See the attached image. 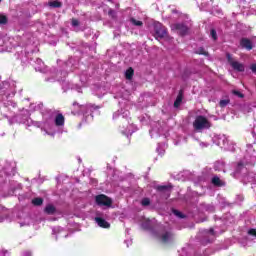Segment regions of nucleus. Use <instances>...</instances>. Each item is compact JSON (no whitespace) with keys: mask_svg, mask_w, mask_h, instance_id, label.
Wrapping results in <instances>:
<instances>
[{"mask_svg":"<svg viewBox=\"0 0 256 256\" xmlns=\"http://www.w3.org/2000/svg\"><path fill=\"white\" fill-rule=\"evenodd\" d=\"M35 127L44 131L45 135H55V125L51 123V120H46L45 122H35Z\"/></svg>","mask_w":256,"mask_h":256,"instance_id":"nucleus-1","label":"nucleus"},{"mask_svg":"<svg viewBox=\"0 0 256 256\" xmlns=\"http://www.w3.org/2000/svg\"><path fill=\"white\" fill-rule=\"evenodd\" d=\"M193 127L196 131H203V129H209L211 127V123L207 118L203 116H197L195 121L193 122Z\"/></svg>","mask_w":256,"mask_h":256,"instance_id":"nucleus-2","label":"nucleus"},{"mask_svg":"<svg viewBox=\"0 0 256 256\" xmlns=\"http://www.w3.org/2000/svg\"><path fill=\"white\" fill-rule=\"evenodd\" d=\"M154 33L156 39H165L167 37V29L159 22L154 24Z\"/></svg>","mask_w":256,"mask_h":256,"instance_id":"nucleus-3","label":"nucleus"},{"mask_svg":"<svg viewBox=\"0 0 256 256\" xmlns=\"http://www.w3.org/2000/svg\"><path fill=\"white\" fill-rule=\"evenodd\" d=\"M154 237L158 239L161 243H171L173 240V234L167 231H161L158 233H154Z\"/></svg>","mask_w":256,"mask_h":256,"instance_id":"nucleus-4","label":"nucleus"},{"mask_svg":"<svg viewBox=\"0 0 256 256\" xmlns=\"http://www.w3.org/2000/svg\"><path fill=\"white\" fill-rule=\"evenodd\" d=\"M96 203L98 205H103L104 207H111V203L113 202L109 197L102 194V195L96 196Z\"/></svg>","mask_w":256,"mask_h":256,"instance_id":"nucleus-5","label":"nucleus"},{"mask_svg":"<svg viewBox=\"0 0 256 256\" xmlns=\"http://www.w3.org/2000/svg\"><path fill=\"white\" fill-rule=\"evenodd\" d=\"M218 145L222 147V149H226L227 151H233V148H231L229 138L225 135L220 136L218 139Z\"/></svg>","mask_w":256,"mask_h":256,"instance_id":"nucleus-6","label":"nucleus"},{"mask_svg":"<svg viewBox=\"0 0 256 256\" xmlns=\"http://www.w3.org/2000/svg\"><path fill=\"white\" fill-rule=\"evenodd\" d=\"M172 31H177L179 35H187L189 28L184 24H174L172 25Z\"/></svg>","mask_w":256,"mask_h":256,"instance_id":"nucleus-7","label":"nucleus"},{"mask_svg":"<svg viewBox=\"0 0 256 256\" xmlns=\"http://www.w3.org/2000/svg\"><path fill=\"white\" fill-rule=\"evenodd\" d=\"M228 61L231 65V67H233V69H235V71H245V66L242 63H239L237 61H233V59H231V55H227Z\"/></svg>","mask_w":256,"mask_h":256,"instance_id":"nucleus-8","label":"nucleus"},{"mask_svg":"<svg viewBox=\"0 0 256 256\" xmlns=\"http://www.w3.org/2000/svg\"><path fill=\"white\" fill-rule=\"evenodd\" d=\"M95 221L98 227H102L103 229H109V227H111V224L101 217H96Z\"/></svg>","mask_w":256,"mask_h":256,"instance_id":"nucleus-9","label":"nucleus"},{"mask_svg":"<svg viewBox=\"0 0 256 256\" xmlns=\"http://www.w3.org/2000/svg\"><path fill=\"white\" fill-rule=\"evenodd\" d=\"M119 117H122V119H127L129 117V110H118L113 114V119H119Z\"/></svg>","mask_w":256,"mask_h":256,"instance_id":"nucleus-10","label":"nucleus"},{"mask_svg":"<svg viewBox=\"0 0 256 256\" xmlns=\"http://www.w3.org/2000/svg\"><path fill=\"white\" fill-rule=\"evenodd\" d=\"M240 45L243 49H247L248 51H251L253 49V43L251 40L243 38L240 42Z\"/></svg>","mask_w":256,"mask_h":256,"instance_id":"nucleus-11","label":"nucleus"},{"mask_svg":"<svg viewBox=\"0 0 256 256\" xmlns=\"http://www.w3.org/2000/svg\"><path fill=\"white\" fill-rule=\"evenodd\" d=\"M54 122L56 127H63V125H65V117L63 116V114H58L55 117Z\"/></svg>","mask_w":256,"mask_h":256,"instance_id":"nucleus-12","label":"nucleus"},{"mask_svg":"<svg viewBox=\"0 0 256 256\" xmlns=\"http://www.w3.org/2000/svg\"><path fill=\"white\" fill-rule=\"evenodd\" d=\"M212 183H213V185H216L217 187H222V185H224L223 181L217 176L212 178Z\"/></svg>","mask_w":256,"mask_h":256,"instance_id":"nucleus-13","label":"nucleus"},{"mask_svg":"<svg viewBox=\"0 0 256 256\" xmlns=\"http://www.w3.org/2000/svg\"><path fill=\"white\" fill-rule=\"evenodd\" d=\"M131 129H133V126L129 125L126 130H121V132L123 135H127V137H129V135H133V131Z\"/></svg>","mask_w":256,"mask_h":256,"instance_id":"nucleus-14","label":"nucleus"},{"mask_svg":"<svg viewBox=\"0 0 256 256\" xmlns=\"http://www.w3.org/2000/svg\"><path fill=\"white\" fill-rule=\"evenodd\" d=\"M45 211L48 213V215H53V213H55V206L48 205L46 206Z\"/></svg>","mask_w":256,"mask_h":256,"instance_id":"nucleus-15","label":"nucleus"},{"mask_svg":"<svg viewBox=\"0 0 256 256\" xmlns=\"http://www.w3.org/2000/svg\"><path fill=\"white\" fill-rule=\"evenodd\" d=\"M126 79H133V68H129L125 72Z\"/></svg>","mask_w":256,"mask_h":256,"instance_id":"nucleus-16","label":"nucleus"},{"mask_svg":"<svg viewBox=\"0 0 256 256\" xmlns=\"http://www.w3.org/2000/svg\"><path fill=\"white\" fill-rule=\"evenodd\" d=\"M22 123H24V125H27V127H31V125H34L35 127V121H32L31 118H26Z\"/></svg>","mask_w":256,"mask_h":256,"instance_id":"nucleus-17","label":"nucleus"},{"mask_svg":"<svg viewBox=\"0 0 256 256\" xmlns=\"http://www.w3.org/2000/svg\"><path fill=\"white\" fill-rule=\"evenodd\" d=\"M183 101V97L181 96V95H179L177 98H176V100H175V102H174V107H179V105H181V102Z\"/></svg>","mask_w":256,"mask_h":256,"instance_id":"nucleus-18","label":"nucleus"},{"mask_svg":"<svg viewBox=\"0 0 256 256\" xmlns=\"http://www.w3.org/2000/svg\"><path fill=\"white\" fill-rule=\"evenodd\" d=\"M32 203H33V205H37V206L43 205V199L42 198H34L32 200Z\"/></svg>","mask_w":256,"mask_h":256,"instance_id":"nucleus-19","label":"nucleus"},{"mask_svg":"<svg viewBox=\"0 0 256 256\" xmlns=\"http://www.w3.org/2000/svg\"><path fill=\"white\" fill-rule=\"evenodd\" d=\"M130 21L133 25H136V27H141V25H143V22L135 20L134 18H132Z\"/></svg>","mask_w":256,"mask_h":256,"instance_id":"nucleus-20","label":"nucleus"},{"mask_svg":"<svg viewBox=\"0 0 256 256\" xmlns=\"http://www.w3.org/2000/svg\"><path fill=\"white\" fill-rule=\"evenodd\" d=\"M151 201L149 200V198H143L141 201V205H143L144 207H147L148 205H150Z\"/></svg>","mask_w":256,"mask_h":256,"instance_id":"nucleus-21","label":"nucleus"},{"mask_svg":"<svg viewBox=\"0 0 256 256\" xmlns=\"http://www.w3.org/2000/svg\"><path fill=\"white\" fill-rule=\"evenodd\" d=\"M151 137H155V135H159V130L158 128H152L150 131Z\"/></svg>","mask_w":256,"mask_h":256,"instance_id":"nucleus-22","label":"nucleus"},{"mask_svg":"<svg viewBox=\"0 0 256 256\" xmlns=\"http://www.w3.org/2000/svg\"><path fill=\"white\" fill-rule=\"evenodd\" d=\"M227 105H229V99L220 101V107H227Z\"/></svg>","mask_w":256,"mask_h":256,"instance_id":"nucleus-23","label":"nucleus"},{"mask_svg":"<svg viewBox=\"0 0 256 256\" xmlns=\"http://www.w3.org/2000/svg\"><path fill=\"white\" fill-rule=\"evenodd\" d=\"M50 7H61V2L54 1L49 3Z\"/></svg>","mask_w":256,"mask_h":256,"instance_id":"nucleus-24","label":"nucleus"},{"mask_svg":"<svg viewBox=\"0 0 256 256\" xmlns=\"http://www.w3.org/2000/svg\"><path fill=\"white\" fill-rule=\"evenodd\" d=\"M211 37H212V39H214V41L217 40V32L213 29L211 30Z\"/></svg>","mask_w":256,"mask_h":256,"instance_id":"nucleus-25","label":"nucleus"},{"mask_svg":"<svg viewBox=\"0 0 256 256\" xmlns=\"http://www.w3.org/2000/svg\"><path fill=\"white\" fill-rule=\"evenodd\" d=\"M0 23H1L2 25H5V23H7V17H5V16H0Z\"/></svg>","mask_w":256,"mask_h":256,"instance_id":"nucleus-26","label":"nucleus"},{"mask_svg":"<svg viewBox=\"0 0 256 256\" xmlns=\"http://www.w3.org/2000/svg\"><path fill=\"white\" fill-rule=\"evenodd\" d=\"M173 213H174V215H176V217H180V219H182L183 214H181L180 211H178V210H173Z\"/></svg>","mask_w":256,"mask_h":256,"instance_id":"nucleus-27","label":"nucleus"},{"mask_svg":"<svg viewBox=\"0 0 256 256\" xmlns=\"http://www.w3.org/2000/svg\"><path fill=\"white\" fill-rule=\"evenodd\" d=\"M234 95H237V97H240V99H243L244 95L243 93L239 92V91H233Z\"/></svg>","mask_w":256,"mask_h":256,"instance_id":"nucleus-28","label":"nucleus"},{"mask_svg":"<svg viewBox=\"0 0 256 256\" xmlns=\"http://www.w3.org/2000/svg\"><path fill=\"white\" fill-rule=\"evenodd\" d=\"M157 153H159V155H163V153H165V150L164 149H161V147H158L156 149Z\"/></svg>","mask_w":256,"mask_h":256,"instance_id":"nucleus-29","label":"nucleus"},{"mask_svg":"<svg viewBox=\"0 0 256 256\" xmlns=\"http://www.w3.org/2000/svg\"><path fill=\"white\" fill-rule=\"evenodd\" d=\"M72 25H73V27H77L79 25V20L73 19L72 20Z\"/></svg>","mask_w":256,"mask_h":256,"instance_id":"nucleus-30","label":"nucleus"},{"mask_svg":"<svg viewBox=\"0 0 256 256\" xmlns=\"http://www.w3.org/2000/svg\"><path fill=\"white\" fill-rule=\"evenodd\" d=\"M249 235H253V237H256V230L255 229H251L249 230Z\"/></svg>","mask_w":256,"mask_h":256,"instance_id":"nucleus-31","label":"nucleus"},{"mask_svg":"<svg viewBox=\"0 0 256 256\" xmlns=\"http://www.w3.org/2000/svg\"><path fill=\"white\" fill-rule=\"evenodd\" d=\"M250 69H251L252 73H256V64H252L250 66Z\"/></svg>","mask_w":256,"mask_h":256,"instance_id":"nucleus-32","label":"nucleus"},{"mask_svg":"<svg viewBox=\"0 0 256 256\" xmlns=\"http://www.w3.org/2000/svg\"><path fill=\"white\" fill-rule=\"evenodd\" d=\"M125 243H126L127 247H129V245H131L133 243V240L132 239L125 240Z\"/></svg>","mask_w":256,"mask_h":256,"instance_id":"nucleus-33","label":"nucleus"},{"mask_svg":"<svg viewBox=\"0 0 256 256\" xmlns=\"http://www.w3.org/2000/svg\"><path fill=\"white\" fill-rule=\"evenodd\" d=\"M199 55H207V52L203 49H201L200 51H198Z\"/></svg>","mask_w":256,"mask_h":256,"instance_id":"nucleus-34","label":"nucleus"},{"mask_svg":"<svg viewBox=\"0 0 256 256\" xmlns=\"http://www.w3.org/2000/svg\"><path fill=\"white\" fill-rule=\"evenodd\" d=\"M208 235L215 236V232H214V230H213V229H210V230L208 231Z\"/></svg>","mask_w":256,"mask_h":256,"instance_id":"nucleus-35","label":"nucleus"},{"mask_svg":"<svg viewBox=\"0 0 256 256\" xmlns=\"http://www.w3.org/2000/svg\"><path fill=\"white\" fill-rule=\"evenodd\" d=\"M165 189H167V186H159V187H158V190H159V191H163V190H165Z\"/></svg>","mask_w":256,"mask_h":256,"instance_id":"nucleus-36","label":"nucleus"},{"mask_svg":"<svg viewBox=\"0 0 256 256\" xmlns=\"http://www.w3.org/2000/svg\"><path fill=\"white\" fill-rule=\"evenodd\" d=\"M78 93H81V90H80V89L78 90Z\"/></svg>","mask_w":256,"mask_h":256,"instance_id":"nucleus-37","label":"nucleus"},{"mask_svg":"<svg viewBox=\"0 0 256 256\" xmlns=\"http://www.w3.org/2000/svg\"><path fill=\"white\" fill-rule=\"evenodd\" d=\"M3 0H0V3L2 2Z\"/></svg>","mask_w":256,"mask_h":256,"instance_id":"nucleus-38","label":"nucleus"},{"mask_svg":"<svg viewBox=\"0 0 256 256\" xmlns=\"http://www.w3.org/2000/svg\"><path fill=\"white\" fill-rule=\"evenodd\" d=\"M90 107H93V105H90Z\"/></svg>","mask_w":256,"mask_h":256,"instance_id":"nucleus-39","label":"nucleus"}]
</instances>
